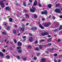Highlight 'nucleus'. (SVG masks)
I'll list each match as a JSON object with an SVG mask.
<instances>
[{"label":"nucleus","instance_id":"obj_10","mask_svg":"<svg viewBox=\"0 0 62 62\" xmlns=\"http://www.w3.org/2000/svg\"><path fill=\"white\" fill-rule=\"evenodd\" d=\"M39 26L40 27V28H41V29H44V26H43L41 24H40L39 25Z\"/></svg>","mask_w":62,"mask_h":62},{"label":"nucleus","instance_id":"obj_63","mask_svg":"<svg viewBox=\"0 0 62 62\" xmlns=\"http://www.w3.org/2000/svg\"><path fill=\"white\" fill-rule=\"evenodd\" d=\"M7 47H8V46L6 45L5 46V48H7Z\"/></svg>","mask_w":62,"mask_h":62},{"label":"nucleus","instance_id":"obj_23","mask_svg":"<svg viewBox=\"0 0 62 62\" xmlns=\"http://www.w3.org/2000/svg\"><path fill=\"white\" fill-rule=\"evenodd\" d=\"M21 30L22 31H24V28H21Z\"/></svg>","mask_w":62,"mask_h":62},{"label":"nucleus","instance_id":"obj_1","mask_svg":"<svg viewBox=\"0 0 62 62\" xmlns=\"http://www.w3.org/2000/svg\"><path fill=\"white\" fill-rule=\"evenodd\" d=\"M55 12L58 13H61V11L59 9L56 8L55 9Z\"/></svg>","mask_w":62,"mask_h":62},{"label":"nucleus","instance_id":"obj_5","mask_svg":"<svg viewBox=\"0 0 62 62\" xmlns=\"http://www.w3.org/2000/svg\"><path fill=\"white\" fill-rule=\"evenodd\" d=\"M50 24V23H46L45 24L44 27H48V26H49V25Z\"/></svg>","mask_w":62,"mask_h":62},{"label":"nucleus","instance_id":"obj_59","mask_svg":"<svg viewBox=\"0 0 62 62\" xmlns=\"http://www.w3.org/2000/svg\"><path fill=\"white\" fill-rule=\"evenodd\" d=\"M25 19H24L22 21L23 22V21H25Z\"/></svg>","mask_w":62,"mask_h":62},{"label":"nucleus","instance_id":"obj_42","mask_svg":"<svg viewBox=\"0 0 62 62\" xmlns=\"http://www.w3.org/2000/svg\"><path fill=\"white\" fill-rule=\"evenodd\" d=\"M57 54L56 53L54 54V56H57Z\"/></svg>","mask_w":62,"mask_h":62},{"label":"nucleus","instance_id":"obj_52","mask_svg":"<svg viewBox=\"0 0 62 62\" xmlns=\"http://www.w3.org/2000/svg\"><path fill=\"white\" fill-rule=\"evenodd\" d=\"M45 53H46V54H48V53H49V52L48 51H45Z\"/></svg>","mask_w":62,"mask_h":62},{"label":"nucleus","instance_id":"obj_41","mask_svg":"<svg viewBox=\"0 0 62 62\" xmlns=\"http://www.w3.org/2000/svg\"><path fill=\"white\" fill-rule=\"evenodd\" d=\"M14 41L15 43H17V40H14Z\"/></svg>","mask_w":62,"mask_h":62},{"label":"nucleus","instance_id":"obj_43","mask_svg":"<svg viewBox=\"0 0 62 62\" xmlns=\"http://www.w3.org/2000/svg\"><path fill=\"white\" fill-rule=\"evenodd\" d=\"M39 7H41V6H42V5H41V4H39Z\"/></svg>","mask_w":62,"mask_h":62},{"label":"nucleus","instance_id":"obj_7","mask_svg":"<svg viewBox=\"0 0 62 62\" xmlns=\"http://www.w3.org/2000/svg\"><path fill=\"white\" fill-rule=\"evenodd\" d=\"M33 40V38H31L29 39V41L30 42H32Z\"/></svg>","mask_w":62,"mask_h":62},{"label":"nucleus","instance_id":"obj_37","mask_svg":"<svg viewBox=\"0 0 62 62\" xmlns=\"http://www.w3.org/2000/svg\"><path fill=\"white\" fill-rule=\"evenodd\" d=\"M17 49H21V47L20 46H18L17 47Z\"/></svg>","mask_w":62,"mask_h":62},{"label":"nucleus","instance_id":"obj_36","mask_svg":"<svg viewBox=\"0 0 62 62\" xmlns=\"http://www.w3.org/2000/svg\"><path fill=\"white\" fill-rule=\"evenodd\" d=\"M7 59H9L10 58V57L8 56H7Z\"/></svg>","mask_w":62,"mask_h":62},{"label":"nucleus","instance_id":"obj_35","mask_svg":"<svg viewBox=\"0 0 62 62\" xmlns=\"http://www.w3.org/2000/svg\"><path fill=\"white\" fill-rule=\"evenodd\" d=\"M36 54H37V56H39V55H40V53H37Z\"/></svg>","mask_w":62,"mask_h":62},{"label":"nucleus","instance_id":"obj_45","mask_svg":"<svg viewBox=\"0 0 62 62\" xmlns=\"http://www.w3.org/2000/svg\"><path fill=\"white\" fill-rule=\"evenodd\" d=\"M59 34L60 35H61V34H62V31H60L59 33Z\"/></svg>","mask_w":62,"mask_h":62},{"label":"nucleus","instance_id":"obj_60","mask_svg":"<svg viewBox=\"0 0 62 62\" xmlns=\"http://www.w3.org/2000/svg\"><path fill=\"white\" fill-rule=\"evenodd\" d=\"M48 37L49 38H50V37H51V36L50 35H49L48 36Z\"/></svg>","mask_w":62,"mask_h":62},{"label":"nucleus","instance_id":"obj_48","mask_svg":"<svg viewBox=\"0 0 62 62\" xmlns=\"http://www.w3.org/2000/svg\"><path fill=\"white\" fill-rule=\"evenodd\" d=\"M37 57H34V59L35 60H37Z\"/></svg>","mask_w":62,"mask_h":62},{"label":"nucleus","instance_id":"obj_20","mask_svg":"<svg viewBox=\"0 0 62 62\" xmlns=\"http://www.w3.org/2000/svg\"><path fill=\"white\" fill-rule=\"evenodd\" d=\"M34 17L35 18H37L38 17V16L36 14H35L34 15Z\"/></svg>","mask_w":62,"mask_h":62},{"label":"nucleus","instance_id":"obj_30","mask_svg":"<svg viewBox=\"0 0 62 62\" xmlns=\"http://www.w3.org/2000/svg\"><path fill=\"white\" fill-rule=\"evenodd\" d=\"M13 33L14 34H15L16 33V31L15 30H14L13 31Z\"/></svg>","mask_w":62,"mask_h":62},{"label":"nucleus","instance_id":"obj_25","mask_svg":"<svg viewBox=\"0 0 62 62\" xmlns=\"http://www.w3.org/2000/svg\"><path fill=\"white\" fill-rule=\"evenodd\" d=\"M18 53H21L22 52V50H19L18 51Z\"/></svg>","mask_w":62,"mask_h":62},{"label":"nucleus","instance_id":"obj_33","mask_svg":"<svg viewBox=\"0 0 62 62\" xmlns=\"http://www.w3.org/2000/svg\"><path fill=\"white\" fill-rule=\"evenodd\" d=\"M61 41V40L60 39H57V41L58 42H59Z\"/></svg>","mask_w":62,"mask_h":62},{"label":"nucleus","instance_id":"obj_49","mask_svg":"<svg viewBox=\"0 0 62 62\" xmlns=\"http://www.w3.org/2000/svg\"><path fill=\"white\" fill-rule=\"evenodd\" d=\"M48 45H49V46H51V45H52V44L50 43H48L47 44Z\"/></svg>","mask_w":62,"mask_h":62},{"label":"nucleus","instance_id":"obj_32","mask_svg":"<svg viewBox=\"0 0 62 62\" xmlns=\"http://www.w3.org/2000/svg\"><path fill=\"white\" fill-rule=\"evenodd\" d=\"M22 26V27H23V28H25L24 25L23 24Z\"/></svg>","mask_w":62,"mask_h":62},{"label":"nucleus","instance_id":"obj_46","mask_svg":"<svg viewBox=\"0 0 62 62\" xmlns=\"http://www.w3.org/2000/svg\"><path fill=\"white\" fill-rule=\"evenodd\" d=\"M39 47L40 49H42V46H41V45H39Z\"/></svg>","mask_w":62,"mask_h":62},{"label":"nucleus","instance_id":"obj_13","mask_svg":"<svg viewBox=\"0 0 62 62\" xmlns=\"http://www.w3.org/2000/svg\"><path fill=\"white\" fill-rule=\"evenodd\" d=\"M10 26H8L6 30H10Z\"/></svg>","mask_w":62,"mask_h":62},{"label":"nucleus","instance_id":"obj_58","mask_svg":"<svg viewBox=\"0 0 62 62\" xmlns=\"http://www.w3.org/2000/svg\"><path fill=\"white\" fill-rule=\"evenodd\" d=\"M42 21H45V20L44 19V18H42Z\"/></svg>","mask_w":62,"mask_h":62},{"label":"nucleus","instance_id":"obj_40","mask_svg":"<svg viewBox=\"0 0 62 62\" xmlns=\"http://www.w3.org/2000/svg\"><path fill=\"white\" fill-rule=\"evenodd\" d=\"M23 5L24 7H26V4H25V3L24 2L23 3Z\"/></svg>","mask_w":62,"mask_h":62},{"label":"nucleus","instance_id":"obj_22","mask_svg":"<svg viewBox=\"0 0 62 62\" xmlns=\"http://www.w3.org/2000/svg\"><path fill=\"white\" fill-rule=\"evenodd\" d=\"M48 8H51L52 6L51 5L49 4L48 6Z\"/></svg>","mask_w":62,"mask_h":62},{"label":"nucleus","instance_id":"obj_14","mask_svg":"<svg viewBox=\"0 0 62 62\" xmlns=\"http://www.w3.org/2000/svg\"><path fill=\"white\" fill-rule=\"evenodd\" d=\"M0 55L1 57H3V56H4L3 54V53L2 52H0Z\"/></svg>","mask_w":62,"mask_h":62},{"label":"nucleus","instance_id":"obj_12","mask_svg":"<svg viewBox=\"0 0 62 62\" xmlns=\"http://www.w3.org/2000/svg\"><path fill=\"white\" fill-rule=\"evenodd\" d=\"M46 61V60L44 58H42L41 59L42 62H45Z\"/></svg>","mask_w":62,"mask_h":62},{"label":"nucleus","instance_id":"obj_57","mask_svg":"<svg viewBox=\"0 0 62 62\" xmlns=\"http://www.w3.org/2000/svg\"><path fill=\"white\" fill-rule=\"evenodd\" d=\"M61 62V60L60 59H59L58 60V62Z\"/></svg>","mask_w":62,"mask_h":62},{"label":"nucleus","instance_id":"obj_2","mask_svg":"<svg viewBox=\"0 0 62 62\" xmlns=\"http://www.w3.org/2000/svg\"><path fill=\"white\" fill-rule=\"evenodd\" d=\"M47 13H48V12H47V11L46 10H45L44 12L42 11L41 12V14H42V15H43V14H44L45 15H46L47 14Z\"/></svg>","mask_w":62,"mask_h":62},{"label":"nucleus","instance_id":"obj_29","mask_svg":"<svg viewBox=\"0 0 62 62\" xmlns=\"http://www.w3.org/2000/svg\"><path fill=\"white\" fill-rule=\"evenodd\" d=\"M45 41V40L44 39H41L40 40V42H42V41Z\"/></svg>","mask_w":62,"mask_h":62},{"label":"nucleus","instance_id":"obj_26","mask_svg":"<svg viewBox=\"0 0 62 62\" xmlns=\"http://www.w3.org/2000/svg\"><path fill=\"white\" fill-rule=\"evenodd\" d=\"M59 6V4H56L55 6V7H56V8H57V7H58Z\"/></svg>","mask_w":62,"mask_h":62},{"label":"nucleus","instance_id":"obj_56","mask_svg":"<svg viewBox=\"0 0 62 62\" xmlns=\"http://www.w3.org/2000/svg\"><path fill=\"white\" fill-rule=\"evenodd\" d=\"M18 27V26H17V25H15V28H16V27Z\"/></svg>","mask_w":62,"mask_h":62},{"label":"nucleus","instance_id":"obj_64","mask_svg":"<svg viewBox=\"0 0 62 62\" xmlns=\"http://www.w3.org/2000/svg\"><path fill=\"white\" fill-rule=\"evenodd\" d=\"M29 2H30V3H31V2H32V1L31 0H29Z\"/></svg>","mask_w":62,"mask_h":62},{"label":"nucleus","instance_id":"obj_15","mask_svg":"<svg viewBox=\"0 0 62 62\" xmlns=\"http://www.w3.org/2000/svg\"><path fill=\"white\" fill-rule=\"evenodd\" d=\"M59 25V23L58 22H57L56 23V24L55 25L56 27H58V26Z\"/></svg>","mask_w":62,"mask_h":62},{"label":"nucleus","instance_id":"obj_31","mask_svg":"<svg viewBox=\"0 0 62 62\" xmlns=\"http://www.w3.org/2000/svg\"><path fill=\"white\" fill-rule=\"evenodd\" d=\"M38 43V40H36L35 41V44H37V43Z\"/></svg>","mask_w":62,"mask_h":62},{"label":"nucleus","instance_id":"obj_21","mask_svg":"<svg viewBox=\"0 0 62 62\" xmlns=\"http://www.w3.org/2000/svg\"><path fill=\"white\" fill-rule=\"evenodd\" d=\"M62 29V25H61L60 26V27L59 28V30H61Z\"/></svg>","mask_w":62,"mask_h":62},{"label":"nucleus","instance_id":"obj_61","mask_svg":"<svg viewBox=\"0 0 62 62\" xmlns=\"http://www.w3.org/2000/svg\"><path fill=\"white\" fill-rule=\"evenodd\" d=\"M60 18H61L62 19V15L60 16Z\"/></svg>","mask_w":62,"mask_h":62},{"label":"nucleus","instance_id":"obj_38","mask_svg":"<svg viewBox=\"0 0 62 62\" xmlns=\"http://www.w3.org/2000/svg\"><path fill=\"white\" fill-rule=\"evenodd\" d=\"M35 50L36 51H38V50H39V48L38 47H37L35 49Z\"/></svg>","mask_w":62,"mask_h":62},{"label":"nucleus","instance_id":"obj_50","mask_svg":"<svg viewBox=\"0 0 62 62\" xmlns=\"http://www.w3.org/2000/svg\"><path fill=\"white\" fill-rule=\"evenodd\" d=\"M23 39H25L26 38V36H25L23 37Z\"/></svg>","mask_w":62,"mask_h":62},{"label":"nucleus","instance_id":"obj_62","mask_svg":"<svg viewBox=\"0 0 62 62\" xmlns=\"http://www.w3.org/2000/svg\"><path fill=\"white\" fill-rule=\"evenodd\" d=\"M20 35V33H19L17 34V36H19Z\"/></svg>","mask_w":62,"mask_h":62},{"label":"nucleus","instance_id":"obj_28","mask_svg":"<svg viewBox=\"0 0 62 62\" xmlns=\"http://www.w3.org/2000/svg\"><path fill=\"white\" fill-rule=\"evenodd\" d=\"M52 19L54 20H55V17L53 16H52Z\"/></svg>","mask_w":62,"mask_h":62},{"label":"nucleus","instance_id":"obj_6","mask_svg":"<svg viewBox=\"0 0 62 62\" xmlns=\"http://www.w3.org/2000/svg\"><path fill=\"white\" fill-rule=\"evenodd\" d=\"M37 5V1L36 0H35V2H34L33 4V6H36Z\"/></svg>","mask_w":62,"mask_h":62},{"label":"nucleus","instance_id":"obj_19","mask_svg":"<svg viewBox=\"0 0 62 62\" xmlns=\"http://www.w3.org/2000/svg\"><path fill=\"white\" fill-rule=\"evenodd\" d=\"M9 20V21L10 22H12V18H10Z\"/></svg>","mask_w":62,"mask_h":62},{"label":"nucleus","instance_id":"obj_51","mask_svg":"<svg viewBox=\"0 0 62 62\" xmlns=\"http://www.w3.org/2000/svg\"><path fill=\"white\" fill-rule=\"evenodd\" d=\"M28 47L29 48H31V46L30 45L29 46H28Z\"/></svg>","mask_w":62,"mask_h":62},{"label":"nucleus","instance_id":"obj_4","mask_svg":"<svg viewBox=\"0 0 62 62\" xmlns=\"http://www.w3.org/2000/svg\"><path fill=\"white\" fill-rule=\"evenodd\" d=\"M0 5L1 6L2 8H4L5 7V5L4 4V2L3 1H1L0 2Z\"/></svg>","mask_w":62,"mask_h":62},{"label":"nucleus","instance_id":"obj_55","mask_svg":"<svg viewBox=\"0 0 62 62\" xmlns=\"http://www.w3.org/2000/svg\"><path fill=\"white\" fill-rule=\"evenodd\" d=\"M5 51H6V50H5V49H3L2 50V51L3 52H5Z\"/></svg>","mask_w":62,"mask_h":62},{"label":"nucleus","instance_id":"obj_8","mask_svg":"<svg viewBox=\"0 0 62 62\" xmlns=\"http://www.w3.org/2000/svg\"><path fill=\"white\" fill-rule=\"evenodd\" d=\"M17 44L19 46H21L22 45V43L20 41H19L18 42Z\"/></svg>","mask_w":62,"mask_h":62},{"label":"nucleus","instance_id":"obj_11","mask_svg":"<svg viewBox=\"0 0 62 62\" xmlns=\"http://www.w3.org/2000/svg\"><path fill=\"white\" fill-rule=\"evenodd\" d=\"M30 10L31 12L34 13L35 12V10L31 8L30 9Z\"/></svg>","mask_w":62,"mask_h":62},{"label":"nucleus","instance_id":"obj_18","mask_svg":"<svg viewBox=\"0 0 62 62\" xmlns=\"http://www.w3.org/2000/svg\"><path fill=\"white\" fill-rule=\"evenodd\" d=\"M25 16L26 18H29V15L27 14H26Z\"/></svg>","mask_w":62,"mask_h":62},{"label":"nucleus","instance_id":"obj_39","mask_svg":"<svg viewBox=\"0 0 62 62\" xmlns=\"http://www.w3.org/2000/svg\"><path fill=\"white\" fill-rule=\"evenodd\" d=\"M2 34L3 35H6V33L5 32H2Z\"/></svg>","mask_w":62,"mask_h":62},{"label":"nucleus","instance_id":"obj_34","mask_svg":"<svg viewBox=\"0 0 62 62\" xmlns=\"http://www.w3.org/2000/svg\"><path fill=\"white\" fill-rule=\"evenodd\" d=\"M23 60L24 61H26V58H23Z\"/></svg>","mask_w":62,"mask_h":62},{"label":"nucleus","instance_id":"obj_27","mask_svg":"<svg viewBox=\"0 0 62 62\" xmlns=\"http://www.w3.org/2000/svg\"><path fill=\"white\" fill-rule=\"evenodd\" d=\"M7 24V23H6V22H4L3 23V24H2V25H6Z\"/></svg>","mask_w":62,"mask_h":62},{"label":"nucleus","instance_id":"obj_3","mask_svg":"<svg viewBox=\"0 0 62 62\" xmlns=\"http://www.w3.org/2000/svg\"><path fill=\"white\" fill-rule=\"evenodd\" d=\"M48 35H49V33L48 32H44L41 34V35H42V36H44Z\"/></svg>","mask_w":62,"mask_h":62},{"label":"nucleus","instance_id":"obj_53","mask_svg":"<svg viewBox=\"0 0 62 62\" xmlns=\"http://www.w3.org/2000/svg\"><path fill=\"white\" fill-rule=\"evenodd\" d=\"M54 62H57V60H55V59H54Z\"/></svg>","mask_w":62,"mask_h":62},{"label":"nucleus","instance_id":"obj_24","mask_svg":"<svg viewBox=\"0 0 62 62\" xmlns=\"http://www.w3.org/2000/svg\"><path fill=\"white\" fill-rule=\"evenodd\" d=\"M16 57L18 59H21V58L19 56H16Z\"/></svg>","mask_w":62,"mask_h":62},{"label":"nucleus","instance_id":"obj_17","mask_svg":"<svg viewBox=\"0 0 62 62\" xmlns=\"http://www.w3.org/2000/svg\"><path fill=\"white\" fill-rule=\"evenodd\" d=\"M51 39H52V38H51L48 39L47 41L48 42H50V41H51Z\"/></svg>","mask_w":62,"mask_h":62},{"label":"nucleus","instance_id":"obj_9","mask_svg":"<svg viewBox=\"0 0 62 62\" xmlns=\"http://www.w3.org/2000/svg\"><path fill=\"white\" fill-rule=\"evenodd\" d=\"M32 30H37V27H33L31 28Z\"/></svg>","mask_w":62,"mask_h":62},{"label":"nucleus","instance_id":"obj_54","mask_svg":"<svg viewBox=\"0 0 62 62\" xmlns=\"http://www.w3.org/2000/svg\"><path fill=\"white\" fill-rule=\"evenodd\" d=\"M29 23H26V26H27V25H29Z\"/></svg>","mask_w":62,"mask_h":62},{"label":"nucleus","instance_id":"obj_47","mask_svg":"<svg viewBox=\"0 0 62 62\" xmlns=\"http://www.w3.org/2000/svg\"><path fill=\"white\" fill-rule=\"evenodd\" d=\"M32 9H34V10H35V9H36V8H35V7H32Z\"/></svg>","mask_w":62,"mask_h":62},{"label":"nucleus","instance_id":"obj_44","mask_svg":"<svg viewBox=\"0 0 62 62\" xmlns=\"http://www.w3.org/2000/svg\"><path fill=\"white\" fill-rule=\"evenodd\" d=\"M57 31V29H55L54 30V32H56Z\"/></svg>","mask_w":62,"mask_h":62},{"label":"nucleus","instance_id":"obj_16","mask_svg":"<svg viewBox=\"0 0 62 62\" xmlns=\"http://www.w3.org/2000/svg\"><path fill=\"white\" fill-rule=\"evenodd\" d=\"M5 9L6 10H9V7H7Z\"/></svg>","mask_w":62,"mask_h":62}]
</instances>
